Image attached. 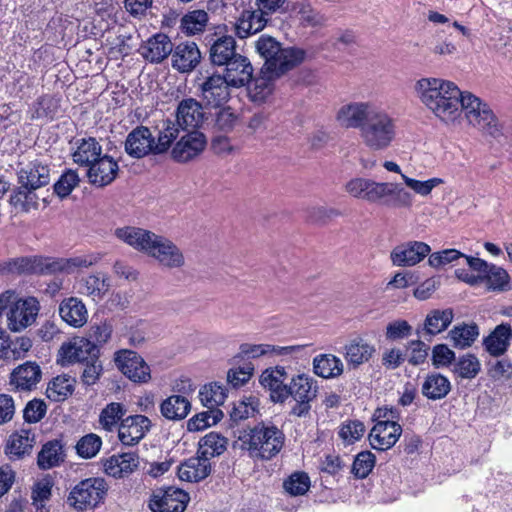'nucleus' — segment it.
I'll return each instance as SVG.
<instances>
[{
  "label": "nucleus",
  "instance_id": "31",
  "mask_svg": "<svg viewBox=\"0 0 512 512\" xmlns=\"http://www.w3.org/2000/svg\"><path fill=\"white\" fill-rule=\"evenodd\" d=\"M42 372L36 362H25L16 367L10 374V385L16 390L28 391L40 382Z\"/></svg>",
  "mask_w": 512,
  "mask_h": 512
},
{
  "label": "nucleus",
  "instance_id": "14",
  "mask_svg": "<svg viewBox=\"0 0 512 512\" xmlns=\"http://www.w3.org/2000/svg\"><path fill=\"white\" fill-rule=\"evenodd\" d=\"M182 132L183 134L172 148L171 157L176 162L186 163L204 151L207 139L204 133L199 130Z\"/></svg>",
  "mask_w": 512,
  "mask_h": 512
},
{
  "label": "nucleus",
  "instance_id": "53",
  "mask_svg": "<svg viewBox=\"0 0 512 512\" xmlns=\"http://www.w3.org/2000/svg\"><path fill=\"white\" fill-rule=\"evenodd\" d=\"M311 486L310 477L306 472L296 471L283 481L284 491L293 497L305 495Z\"/></svg>",
  "mask_w": 512,
  "mask_h": 512
},
{
  "label": "nucleus",
  "instance_id": "20",
  "mask_svg": "<svg viewBox=\"0 0 512 512\" xmlns=\"http://www.w3.org/2000/svg\"><path fill=\"white\" fill-rule=\"evenodd\" d=\"M431 252V247L422 241H407L397 245L390 253L394 266L412 267L420 263Z\"/></svg>",
  "mask_w": 512,
  "mask_h": 512
},
{
  "label": "nucleus",
  "instance_id": "56",
  "mask_svg": "<svg viewBox=\"0 0 512 512\" xmlns=\"http://www.w3.org/2000/svg\"><path fill=\"white\" fill-rule=\"evenodd\" d=\"M223 418V412L220 409H209L194 415L187 422L189 431H200L212 425L217 424Z\"/></svg>",
  "mask_w": 512,
  "mask_h": 512
},
{
  "label": "nucleus",
  "instance_id": "37",
  "mask_svg": "<svg viewBox=\"0 0 512 512\" xmlns=\"http://www.w3.org/2000/svg\"><path fill=\"white\" fill-rule=\"evenodd\" d=\"M303 346H274L269 344H250L243 343L239 347L238 354L234 359H255L267 354L288 355L292 352L299 351Z\"/></svg>",
  "mask_w": 512,
  "mask_h": 512
},
{
  "label": "nucleus",
  "instance_id": "22",
  "mask_svg": "<svg viewBox=\"0 0 512 512\" xmlns=\"http://www.w3.org/2000/svg\"><path fill=\"white\" fill-rule=\"evenodd\" d=\"M38 264L41 270H37V274H54L58 272L73 273L77 268L89 267L98 261V257L77 256L72 258H42L38 257Z\"/></svg>",
  "mask_w": 512,
  "mask_h": 512
},
{
  "label": "nucleus",
  "instance_id": "49",
  "mask_svg": "<svg viewBox=\"0 0 512 512\" xmlns=\"http://www.w3.org/2000/svg\"><path fill=\"white\" fill-rule=\"evenodd\" d=\"M228 446V439L216 432H210L199 441L198 454L204 455L209 460L223 454Z\"/></svg>",
  "mask_w": 512,
  "mask_h": 512
},
{
  "label": "nucleus",
  "instance_id": "52",
  "mask_svg": "<svg viewBox=\"0 0 512 512\" xmlns=\"http://www.w3.org/2000/svg\"><path fill=\"white\" fill-rule=\"evenodd\" d=\"M481 370V363L474 355L467 353L455 360L453 373L462 379H473Z\"/></svg>",
  "mask_w": 512,
  "mask_h": 512
},
{
  "label": "nucleus",
  "instance_id": "30",
  "mask_svg": "<svg viewBox=\"0 0 512 512\" xmlns=\"http://www.w3.org/2000/svg\"><path fill=\"white\" fill-rule=\"evenodd\" d=\"M115 236L137 251L148 255L157 234L139 227L126 226L117 228Z\"/></svg>",
  "mask_w": 512,
  "mask_h": 512
},
{
  "label": "nucleus",
  "instance_id": "24",
  "mask_svg": "<svg viewBox=\"0 0 512 512\" xmlns=\"http://www.w3.org/2000/svg\"><path fill=\"white\" fill-rule=\"evenodd\" d=\"M118 163L109 155H101L87 169V178L90 184L96 187H105L117 177Z\"/></svg>",
  "mask_w": 512,
  "mask_h": 512
},
{
  "label": "nucleus",
  "instance_id": "57",
  "mask_svg": "<svg viewBox=\"0 0 512 512\" xmlns=\"http://www.w3.org/2000/svg\"><path fill=\"white\" fill-rule=\"evenodd\" d=\"M208 22V14L204 10H194L186 14L181 20V29L188 35L202 32Z\"/></svg>",
  "mask_w": 512,
  "mask_h": 512
},
{
  "label": "nucleus",
  "instance_id": "5",
  "mask_svg": "<svg viewBox=\"0 0 512 512\" xmlns=\"http://www.w3.org/2000/svg\"><path fill=\"white\" fill-rule=\"evenodd\" d=\"M18 184L10 196V203L24 212L38 207V197L35 191L50 182V169L47 165L32 162L18 173Z\"/></svg>",
  "mask_w": 512,
  "mask_h": 512
},
{
  "label": "nucleus",
  "instance_id": "55",
  "mask_svg": "<svg viewBox=\"0 0 512 512\" xmlns=\"http://www.w3.org/2000/svg\"><path fill=\"white\" fill-rule=\"evenodd\" d=\"M199 398L205 407L219 409L218 406L222 405L226 398L225 389L217 383L204 385L199 392Z\"/></svg>",
  "mask_w": 512,
  "mask_h": 512
},
{
  "label": "nucleus",
  "instance_id": "11",
  "mask_svg": "<svg viewBox=\"0 0 512 512\" xmlns=\"http://www.w3.org/2000/svg\"><path fill=\"white\" fill-rule=\"evenodd\" d=\"M378 409V417H384L385 420H379L373 426L369 433V441L373 449L387 450L394 446L402 433V427L394 421L398 416V412L394 409Z\"/></svg>",
  "mask_w": 512,
  "mask_h": 512
},
{
  "label": "nucleus",
  "instance_id": "26",
  "mask_svg": "<svg viewBox=\"0 0 512 512\" xmlns=\"http://www.w3.org/2000/svg\"><path fill=\"white\" fill-rule=\"evenodd\" d=\"M375 351V346L361 336L351 338L343 347L344 358L352 368L367 363Z\"/></svg>",
  "mask_w": 512,
  "mask_h": 512
},
{
  "label": "nucleus",
  "instance_id": "1",
  "mask_svg": "<svg viewBox=\"0 0 512 512\" xmlns=\"http://www.w3.org/2000/svg\"><path fill=\"white\" fill-rule=\"evenodd\" d=\"M414 88L420 101L442 122L454 124L459 121L464 92L456 84L441 78L427 77L419 79Z\"/></svg>",
  "mask_w": 512,
  "mask_h": 512
},
{
  "label": "nucleus",
  "instance_id": "64",
  "mask_svg": "<svg viewBox=\"0 0 512 512\" xmlns=\"http://www.w3.org/2000/svg\"><path fill=\"white\" fill-rule=\"evenodd\" d=\"M365 432L364 424L359 420H349L343 423L339 429V437L347 444L359 440Z\"/></svg>",
  "mask_w": 512,
  "mask_h": 512
},
{
  "label": "nucleus",
  "instance_id": "13",
  "mask_svg": "<svg viewBox=\"0 0 512 512\" xmlns=\"http://www.w3.org/2000/svg\"><path fill=\"white\" fill-rule=\"evenodd\" d=\"M99 354L100 350L97 345L85 337H75L64 342L58 351L59 361L62 365L95 361Z\"/></svg>",
  "mask_w": 512,
  "mask_h": 512
},
{
  "label": "nucleus",
  "instance_id": "28",
  "mask_svg": "<svg viewBox=\"0 0 512 512\" xmlns=\"http://www.w3.org/2000/svg\"><path fill=\"white\" fill-rule=\"evenodd\" d=\"M287 373L284 367L266 369L260 376V383L270 391V398L275 403H283L287 400V386L285 380Z\"/></svg>",
  "mask_w": 512,
  "mask_h": 512
},
{
  "label": "nucleus",
  "instance_id": "58",
  "mask_svg": "<svg viewBox=\"0 0 512 512\" xmlns=\"http://www.w3.org/2000/svg\"><path fill=\"white\" fill-rule=\"evenodd\" d=\"M102 447V439L94 433L81 437L76 444L77 454L83 459L95 457Z\"/></svg>",
  "mask_w": 512,
  "mask_h": 512
},
{
  "label": "nucleus",
  "instance_id": "21",
  "mask_svg": "<svg viewBox=\"0 0 512 512\" xmlns=\"http://www.w3.org/2000/svg\"><path fill=\"white\" fill-rule=\"evenodd\" d=\"M154 146L155 136L148 127L142 125L129 132L124 143L125 152L135 159H141L150 154L157 155Z\"/></svg>",
  "mask_w": 512,
  "mask_h": 512
},
{
  "label": "nucleus",
  "instance_id": "16",
  "mask_svg": "<svg viewBox=\"0 0 512 512\" xmlns=\"http://www.w3.org/2000/svg\"><path fill=\"white\" fill-rule=\"evenodd\" d=\"M148 256L154 258L161 266L168 269H180L185 265L182 250L170 239L157 235Z\"/></svg>",
  "mask_w": 512,
  "mask_h": 512
},
{
  "label": "nucleus",
  "instance_id": "34",
  "mask_svg": "<svg viewBox=\"0 0 512 512\" xmlns=\"http://www.w3.org/2000/svg\"><path fill=\"white\" fill-rule=\"evenodd\" d=\"M210 460L204 455L190 457L178 467V476L188 482H199L211 473Z\"/></svg>",
  "mask_w": 512,
  "mask_h": 512
},
{
  "label": "nucleus",
  "instance_id": "25",
  "mask_svg": "<svg viewBox=\"0 0 512 512\" xmlns=\"http://www.w3.org/2000/svg\"><path fill=\"white\" fill-rule=\"evenodd\" d=\"M175 120L182 131L198 130L204 121L202 104L193 98L183 99L177 106Z\"/></svg>",
  "mask_w": 512,
  "mask_h": 512
},
{
  "label": "nucleus",
  "instance_id": "59",
  "mask_svg": "<svg viewBox=\"0 0 512 512\" xmlns=\"http://www.w3.org/2000/svg\"><path fill=\"white\" fill-rule=\"evenodd\" d=\"M488 289L493 291H502L509 282V275L502 267L491 264L483 277Z\"/></svg>",
  "mask_w": 512,
  "mask_h": 512
},
{
  "label": "nucleus",
  "instance_id": "9",
  "mask_svg": "<svg viewBox=\"0 0 512 512\" xmlns=\"http://www.w3.org/2000/svg\"><path fill=\"white\" fill-rule=\"evenodd\" d=\"M108 486L101 477L81 480L70 491L67 503L78 511L95 508L107 494Z\"/></svg>",
  "mask_w": 512,
  "mask_h": 512
},
{
  "label": "nucleus",
  "instance_id": "45",
  "mask_svg": "<svg viewBox=\"0 0 512 512\" xmlns=\"http://www.w3.org/2000/svg\"><path fill=\"white\" fill-rule=\"evenodd\" d=\"M127 413V408L123 403L111 402L107 404L99 414V427L106 432H113L121 423Z\"/></svg>",
  "mask_w": 512,
  "mask_h": 512
},
{
  "label": "nucleus",
  "instance_id": "54",
  "mask_svg": "<svg viewBox=\"0 0 512 512\" xmlns=\"http://www.w3.org/2000/svg\"><path fill=\"white\" fill-rule=\"evenodd\" d=\"M74 390V379L59 375L49 383L47 387V396L53 401H61L72 394Z\"/></svg>",
  "mask_w": 512,
  "mask_h": 512
},
{
  "label": "nucleus",
  "instance_id": "40",
  "mask_svg": "<svg viewBox=\"0 0 512 512\" xmlns=\"http://www.w3.org/2000/svg\"><path fill=\"white\" fill-rule=\"evenodd\" d=\"M157 135L155 137L156 154L166 153L174 143V141L180 137L182 132L180 125L176 120L164 119L161 120L155 127Z\"/></svg>",
  "mask_w": 512,
  "mask_h": 512
},
{
  "label": "nucleus",
  "instance_id": "27",
  "mask_svg": "<svg viewBox=\"0 0 512 512\" xmlns=\"http://www.w3.org/2000/svg\"><path fill=\"white\" fill-rule=\"evenodd\" d=\"M173 43L164 33H157L144 42L139 53L150 63H161L173 51Z\"/></svg>",
  "mask_w": 512,
  "mask_h": 512
},
{
  "label": "nucleus",
  "instance_id": "47",
  "mask_svg": "<svg viewBox=\"0 0 512 512\" xmlns=\"http://www.w3.org/2000/svg\"><path fill=\"white\" fill-rule=\"evenodd\" d=\"M341 359L332 354H320L313 360L314 373L322 378H335L343 373Z\"/></svg>",
  "mask_w": 512,
  "mask_h": 512
},
{
  "label": "nucleus",
  "instance_id": "35",
  "mask_svg": "<svg viewBox=\"0 0 512 512\" xmlns=\"http://www.w3.org/2000/svg\"><path fill=\"white\" fill-rule=\"evenodd\" d=\"M59 315L64 322L74 328H80L87 323L88 311L82 300L69 297L59 305Z\"/></svg>",
  "mask_w": 512,
  "mask_h": 512
},
{
  "label": "nucleus",
  "instance_id": "50",
  "mask_svg": "<svg viewBox=\"0 0 512 512\" xmlns=\"http://www.w3.org/2000/svg\"><path fill=\"white\" fill-rule=\"evenodd\" d=\"M64 461L62 445L58 440L49 441L43 445L38 454L37 463L41 469H51Z\"/></svg>",
  "mask_w": 512,
  "mask_h": 512
},
{
  "label": "nucleus",
  "instance_id": "15",
  "mask_svg": "<svg viewBox=\"0 0 512 512\" xmlns=\"http://www.w3.org/2000/svg\"><path fill=\"white\" fill-rule=\"evenodd\" d=\"M376 107L377 105L370 101L350 102L339 108L336 120L344 128L359 129L361 132Z\"/></svg>",
  "mask_w": 512,
  "mask_h": 512
},
{
  "label": "nucleus",
  "instance_id": "33",
  "mask_svg": "<svg viewBox=\"0 0 512 512\" xmlns=\"http://www.w3.org/2000/svg\"><path fill=\"white\" fill-rule=\"evenodd\" d=\"M201 53L194 42L180 43L172 51V67L179 72L192 71L200 62Z\"/></svg>",
  "mask_w": 512,
  "mask_h": 512
},
{
  "label": "nucleus",
  "instance_id": "36",
  "mask_svg": "<svg viewBox=\"0 0 512 512\" xmlns=\"http://www.w3.org/2000/svg\"><path fill=\"white\" fill-rule=\"evenodd\" d=\"M239 54L236 51V40L230 35L218 37L209 49V58L215 66H224Z\"/></svg>",
  "mask_w": 512,
  "mask_h": 512
},
{
  "label": "nucleus",
  "instance_id": "60",
  "mask_svg": "<svg viewBox=\"0 0 512 512\" xmlns=\"http://www.w3.org/2000/svg\"><path fill=\"white\" fill-rule=\"evenodd\" d=\"M34 113L32 118H53L59 110V103L51 95H44L37 99L33 104Z\"/></svg>",
  "mask_w": 512,
  "mask_h": 512
},
{
  "label": "nucleus",
  "instance_id": "38",
  "mask_svg": "<svg viewBox=\"0 0 512 512\" xmlns=\"http://www.w3.org/2000/svg\"><path fill=\"white\" fill-rule=\"evenodd\" d=\"M512 328L510 324L502 323L483 339L485 350L494 357L503 355L510 345Z\"/></svg>",
  "mask_w": 512,
  "mask_h": 512
},
{
  "label": "nucleus",
  "instance_id": "48",
  "mask_svg": "<svg viewBox=\"0 0 512 512\" xmlns=\"http://www.w3.org/2000/svg\"><path fill=\"white\" fill-rule=\"evenodd\" d=\"M280 75H274L272 73H265L261 71L259 77L253 78L247 84L249 96L254 102H263L272 93L273 80Z\"/></svg>",
  "mask_w": 512,
  "mask_h": 512
},
{
  "label": "nucleus",
  "instance_id": "6",
  "mask_svg": "<svg viewBox=\"0 0 512 512\" xmlns=\"http://www.w3.org/2000/svg\"><path fill=\"white\" fill-rule=\"evenodd\" d=\"M360 137L370 150H386L396 137V121L384 109L377 106L362 127Z\"/></svg>",
  "mask_w": 512,
  "mask_h": 512
},
{
  "label": "nucleus",
  "instance_id": "44",
  "mask_svg": "<svg viewBox=\"0 0 512 512\" xmlns=\"http://www.w3.org/2000/svg\"><path fill=\"white\" fill-rule=\"evenodd\" d=\"M479 334V327L476 323H461L449 331L448 338L454 348L466 349L472 346Z\"/></svg>",
  "mask_w": 512,
  "mask_h": 512
},
{
  "label": "nucleus",
  "instance_id": "39",
  "mask_svg": "<svg viewBox=\"0 0 512 512\" xmlns=\"http://www.w3.org/2000/svg\"><path fill=\"white\" fill-rule=\"evenodd\" d=\"M74 145L72 159L79 166L88 168L102 155V146L93 137L77 139Z\"/></svg>",
  "mask_w": 512,
  "mask_h": 512
},
{
  "label": "nucleus",
  "instance_id": "4",
  "mask_svg": "<svg viewBox=\"0 0 512 512\" xmlns=\"http://www.w3.org/2000/svg\"><path fill=\"white\" fill-rule=\"evenodd\" d=\"M255 50L264 60L262 72L282 75L300 65L305 51L296 47H283L276 38L262 34L255 41Z\"/></svg>",
  "mask_w": 512,
  "mask_h": 512
},
{
  "label": "nucleus",
  "instance_id": "19",
  "mask_svg": "<svg viewBox=\"0 0 512 512\" xmlns=\"http://www.w3.org/2000/svg\"><path fill=\"white\" fill-rule=\"evenodd\" d=\"M232 85L221 74H212L200 84L202 101L210 107L218 108L230 99Z\"/></svg>",
  "mask_w": 512,
  "mask_h": 512
},
{
  "label": "nucleus",
  "instance_id": "51",
  "mask_svg": "<svg viewBox=\"0 0 512 512\" xmlns=\"http://www.w3.org/2000/svg\"><path fill=\"white\" fill-rule=\"evenodd\" d=\"M238 120V114L231 107H222L212 115V130L213 132L228 134L234 130Z\"/></svg>",
  "mask_w": 512,
  "mask_h": 512
},
{
  "label": "nucleus",
  "instance_id": "8",
  "mask_svg": "<svg viewBox=\"0 0 512 512\" xmlns=\"http://www.w3.org/2000/svg\"><path fill=\"white\" fill-rule=\"evenodd\" d=\"M460 109L461 113L464 112L467 121L472 126L493 138L503 135V127L492 109L479 97L470 92H464Z\"/></svg>",
  "mask_w": 512,
  "mask_h": 512
},
{
  "label": "nucleus",
  "instance_id": "7",
  "mask_svg": "<svg viewBox=\"0 0 512 512\" xmlns=\"http://www.w3.org/2000/svg\"><path fill=\"white\" fill-rule=\"evenodd\" d=\"M286 0H255V10H244L234 24L235 34L247 38L262 31L276 13L285 12Z\"/></svg>",
  "mask_w": 512,
  "mask_h": 512
},
{
  "label": "nucleus",
  "instance_id": "12",
  "mask_svg": "<svg viewBox=\"0 0 512 512\" xmlns=\"http://www.w3.org/2000/svg\"><path fill=\"white\" fill-rule=\"evenodd\" d=\"M40 311V303L36 297L29 296L15 300L7 313L8 328L13 332H20L31 326Z\"/></svg>",
  "mask_w": 512,
  "mask_h": 512
},
{
  "label": "nucleus",
  "instance_id": "10",
  "mask_svg": "<svg viewBox=\"0 0 512 512\" xmlns=\"http://www.w3.org/2000/svg\"><path fill=\"white\" fill-rule=\"evenodd\" d=\"M317 381L306 374L292 377L287 386V399L292 397L295 401L291 407L290 415L307 417L311 411V402L317 397Z\"/></svg>",
  "mask_w": 512,
  "mask_h": 512
},
{
  "label": "nucleus",
  "instance_id": "46",
  "mask_svg": "<svg viewBox=\"0 0 512 512\" xmlns=\"http://www.w3.org/2000/svg\"><path fill=\"white\" fill-rule=\"evenodd\" d=\"M35 441L34 434L29 430H21L12 434L9 438L6 454L10 459H19L29 454Z\"/></svg>",
  "mask_w": 512,
  "mask_h": 512
},
{
  "label": "nucleus",
  "instance_id": "2",
  "mask_svg": "<svg viewBox=\"0 0 512 512\" xmlns=\"http://www.w3.org/2000/svg\"><path fill=\"white\" fill-rule=\"evenodd\" d=\"M284 432L271 421H261L240 432L237 443L253 461H269L285 444Z\"/></svg>",
  "mask_w": 512,
  "mask_h": 512
},
{
  "label": "nucleus",
  "instance_id": "32",
  "mask_svg": "<svg viewBox=\"0 0 512 512\" xmlns=\"http://www.w3.org/2000/svg\"><path fill=\"white\" fill-rule=\"evenodd\" d=\"M224 66L225 73L223 76L232 87L240 88L246 86L252 80L253 67L246 56L239 54Z\"/></svg>",
  "mask_w": 512,
  "mask_h": 512
},
{
  "label": "nucleus",
  "instance_id": "18",
  "mask_svg": "<svg viewBox=\"0 0 512 512\" xmlns=\"http://www.w3.org/2000/svg\"><path fill=\"white\" fill-rule=\"evenodd\" d=\"M115 362L121 372L133 382L146 383L150 380V367L144 359L131 350H121L115 354Z\"/></svg>",
  "mask_w": 512,
  "mask_h": 512
},
{
  "label": "nucleus",
  "instance_id": "43",
  "mask_svg": "<svg viewBox=\"0 0 512 512\" xmlns=\"http://www.w3.org/2000/svg\"><path fill=\"white\" fill-rule=\"evenodd\" d=\"M191 410V403L184 395H171L160 405V411L167 420L184 419Z\"/></svg>",
  "mask_w": 512,
  "mask_h": 512
},
{
  "label": "nucleus",
  "instance_id": "29",
  "mask_svg": "<svg viewBox=\"0 0 512 512\" xmlns=\"http://www.w3.org/2000/svg\"><path fill=\"white\" fill-rule=\"evenodd\" d=\"M104 472L114 478L130 475L139 465V457L134 452L119 453L102 460Z\"/></svg>",
  "mask_w": 512,
  "mask_h": 512
},
{
  "label": "nucleus",
  "instance_id": "62",
  "mask_svg": "<svg viewBox=\"0 0 512 512\" xmlns=\"http://www.w3.org/2000/svg\"><path fill=\"white\" fill-rule=\"evenodd\" d=\"M80 290L93 298H101L107 292L108 284L103 277L89 275L82 279Z\"/></svg>",
  "mask_w": 512,
  "mask_h": 512
},
{
  "label": "nucleus",
  "instance_id": "61",
  "mask_svg": "<svg viewBox=\"0 0 512 512\" xmlns=\"http://www.w3.org/2000/svg\"><path fill=\"white\" fill-rule=\"evenodd\" d=\"M376 457L370 451L358 453L354 459L351 472L355 477L366 478L375 466Z\"/></svg>",
  "mask_w": 512,
  "mask_h": 512
},
{
  "label": "nucleus",
  "instance_id": "42",
  "mask_svg": "<svg viewBox=\"0 0 512 512\" xmlns=\"http://www.w3.org/2000/svg\"><path fill=\"white\" fill-rule=\"evenodd\" d=\"M454 319L451 308L431 310L424 320L423 331L425 335L435 336L445 331Z\"/></svg>",
  "mask_w": 512,
  "mask_h": 512
},
{
  "label": "nucleus",
  "instance_id": "63",
  "mask_svg": "<svg viewBox=\"0 0 512 512\" xmlns=\"http://www.w3.org/2000/svg\"><path fill=\"white\" fill-rule=\"evenodd\" d=\"M79 181L78 173L75 170L68 169L54 184V191L59 197L64 198L72 192L79 184Z\"/></svg>",
  "mask_w": 512,
  "mask_h": 512
},
{
  "label": "nucleus",
  "instance_id": "3",
  "mask_svg": "<svg viewBox=\"0 0 512 512\" xmlns=\"http://www.w3.org/2000/svg\"><path fill=\"white\" fill-rule=\"evenodd\" d=\"M345 191L352 197L372 204L390 207H410L413 196L400 184L377 182L370 178L355 177L345 184Z\"/></svg>",
  "mask_w": 512,
  "mask_h": 512
},
{
  "label": "nucleus",
  "instance_id": "23",
  "mask_svg": "<svg viewBox=\"0 0 512 512\" xmlns=\"http://www.w3.org/2000/svg\"><path fill=\"white\" fill-rule=\"evenodd\" d=\"M151 421L144 415H131L125 417L118 427L120 442L126 446L138 444L150 430Z\"/></svg>",
  "mask_w": 512,
  "mask_h": 512
},
{
  "label": "nucleus",
  "instance_id": "17",
  "mask_svg": "<svg viewBox=\"0 0 512 512\" xmlns=\"http://www.w3.org/2000/svg\"><path fill=\"white\" fill-rule=\"evenodd\" d=\"M189 495L184 490L167 487L156 490L149 501V508L153 512H184Z\"/></svg>",
  "mask_w": 512,
  "mask_h": 512
},
{
  "label": "nucleus",
  "instance_id": "41",
  "mask_svg": "<svg viewBox=\"0 0 512 512\" xmlns=\"http://www.w3.org/2000/svg\"><path fill=\"white\" fill-rule=\"evenodd\" d=\"M450 391V380L436 372L427 374L421 386L423 396L433 401L445 398Z\"/></svg>",
  "mask_w": 512,
  "mask_h": 512
}]
</instances>
